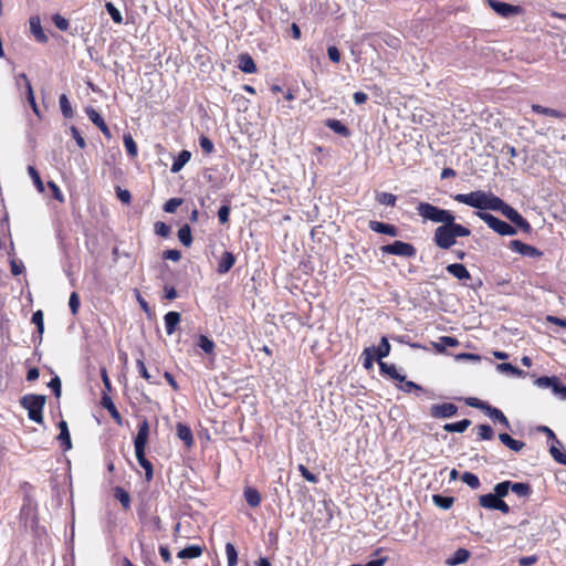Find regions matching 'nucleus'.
Returning a JSON list of instances; mask_svg holds the SVG:
<instances>
[{"mask_svg": "<svg viewBox=\"0 0 566 566\" xmlns=\"http://www.w3.org/2000/svg\"><path fill=\"white\" fill-rule=\"evenodd\" d=\"M470 234V229L455 223V219H451L434 230L433 242L438 248L448 250L457 243L458 237H469Z\"/></svg>", "mask_w": 566, "mask_h": 566, "instance_id": "obj_1", "label": "nucleus"}, {"mask_svg": "<svg viewBox=\"0 0 566 566\" xmlns=\"http://www.w3.org/2000/svg\"><path fill=\"white\" fill-rule=\"evenodd\" d=\"M453 199L460 203H464L479 210L493 211H495L500 200L499 197L483 190H476L470 193H458L453 196Z\"/></svg>", "mask_w": 566, "mask_h": 566, "instance_id": "obj_2", "label": "nucleus"}, {"mask_svg": "<svg viewBox=\"0 0 566 566\" xmlns=\"http://www.w3.org/2000/svg\"><path fill=\"white\" fill-rule=\"evenodd\" d=\"M149 436V423L145 419L138 424V431L134 440L135 455L142 468L145 470V478L150 481L154 475L153 464L145 457V447Z\"/></svg>", "mask_w": 566, "mask_h": 566, "instance_id": "obj_3", "label": "nucleus"}, {"mask_svg": "<svg viewBox=\"0 0 566 566\" xmlns=\"http://www.w3.org/2000/svg\"><path fill=\"white\" fill-rule=\"evenodd\" d=\"M416 211L423 221H432L434 223H446L451 219H455V216L450 210L441 209L429 202H419L416 207Z\"/></svg>", "mask_w": 566, "mask_h": 566, "instance_id": "obj_4", "label": "nucleus"}, {"mask_svg": "<svg viewBox=\"0 0 566 566\" xmlns=\"http://www.w3.org/2000/svg\"><path fill=\"white\" fill-rule=\"evenodd\" d=\"M46 398L43 395H25L21 398V406L28 410L29 418L36 422L43 423V408L45 405Z\"/></svg>", "mask_w": 566, "mask_h": 566, "instance_id": "obj_5", "label": "nucleus"}, {"mask_svg": "<svg viewBox=\"0 0 566 566\" xmlns=\"http://www.w3.org/2000/svg\"><path fill=\"white\" fill-rule=\"evenodd\" d=\"M495 211H500L505 218H507L512 223L518 227L523 232L530 233L532 231L530 222L526 219H524L518 213L517 210L505 203L501 198L499 200Z\"/></svg>", "mask_w": 566, "mask_h": 566, "instance_id": "obj_6", "label": "nucleus"}, {"mask_svg": "<svg viewBox=\"0 0 566 566\" xmlns=\"http://www.w3.org/2000/svg\"><path fill=\"white\" fill-rule=\"evenodd\" d=\"M476 216L484 221L489 228L500 235H515L516 229L507 222L494 217L493 214L484 211H478Z\"/></svg>", "mask_w": 566, "mask_h": 566, "instance_id": "obj_7", "label": "nucleus"}, {"mask_svg": "<svg viewBox=\"0 0 566 566\" xmlns=\"http://www.w3.org/2000/svg\"><path fill=\"white\" fill-rule=\"evenodd\" d=\"M382 253L386 254H392V255H399V256H406V258H413L417 253L416 248L407 242L403 241H395L391 244H387L381 247Z\"/></svg>", "mask_w": 566, "mask_h": 566, "instance_id": "obj_8", "label": "nucleus"}, {"mask_svg": "<svg viewBox=\"0 0 566 566\" xmlns=\"http://www.w3.org/2000/svg\"><path fill=\"white\" fill-rule=\"evenodd\" d=\"M458 407L454 403L446 402L441 405H432L430 407V416L436 419L452 418L457 415Z\"/></svg>", "mask_w": 566, "mask_h": 566, "instance_id": "obj_9", "label": "nucleus"}, {"mask_svg": "<svg viewBox=\"0 0 566 566\" xmlns=\"http://www.w3.org/2000/svg\"><path fill=\"white\" fill-rule=\"evenodd\" d=\"M489 4L497 14H500L503 18L516 15L522 11L521 7L518 6H513L496 0H489Z\"/></svg>", "mask_w": 566, "mask_h": 566, "instance_id": "obj_10", "label": "nucleus"}, {"mask_svg": "<svg viewBox=\"0 0 566 566\" xmlns=\"http://www.w3.org/2000/svg\"><path fill=\"white\" fill-rule=\"evenodd\" d=\"M510 249L514 252H517L522 255L530 258H541L543 252L536 249L533 245L526 244L520 240H513L510 242Z\"/></svg>", "mask_w": 566, "mask_h": 566, "instance_id": "obj_11", "label": "nucleus"}, {"mask_svg": "<svg viewBox=\"0 0 566 566\" xmlns=\"http://www.w3.org/2000/svg\"><path fill=\"white\" fill-rule=\"evenodd\" d=\"M238 69L247 74H254L258 72L254 60L248 53H241L238 56Z\"/></svg>", "mask_w": 566, "mask_h": 566, "instance_id": "obj_12", "label": "nucleus"}, {"mask_svg": "<svg viewBox=\"0 0 566 566\" xmlns=\"http://www.w3.org/2000/svg\"><path fill=\"white\" fill-rule=\"evenodd\" d=\"M30 31L32 35L35 38V40L40 43H46L48 36L43 32V29L41 27V20L38 15L30 18Z\"/></svg>", "mask_w": 566, "mask_h": 566, "instance_id": "obj_13", "label": "nucleus"}, {"mask_svg": "<svg viewBox=\"0 0 566 566\" xmlns=\"http://www.w3.org/2000/svg\"><path fill=\"white\" fill-rule=\"evenodd\" d=\"M235 263V256L230 251H224L218 263L217 272L219 274L228 273Z\"/></svg>", "mask_w": 566, "mask_h": 566, "instance_id": "obj_14", "label": "nucleus"}, {"mask_svg": "<svg viewBox=\"0 0 566 566\" xmlns=\"http://www.w3.org/2000/svg\"><path fill=\"white\" fill-rule=\"evenodd\" d=\"M446 270L448 271V273H450L451 275H453L455 279L460 280V281H467V280H470L471 279V274L470 272L468 271V269L461 264V263H452V264H449Z\"/></svg>", "mask_w": 566, "mask_h": 566, "instance_id": "obj_15", "label": "nucleus"}, {"mask_svg": "<svg viewBox=\"0 0 566 566\" xmlns=\"http://www.w3.org/2000/svg\"><path fill=\"white\" fill-rule=\"evenodd\" d=\"M369 228L377 233H382L390 237L398 235V229L394 224L384 223L379 221H370Z\"/></svg>", "mask_w": 566, "mask_h": 566, "instance_id": "obj_16", "label": "nucleus"}, {"mask_svg": "<svg viewBox=\"0 0 566 566\" xmlns=\"http://www.w3.org/2000/svg\"><path fill=\"white\" fill-rule=\"evenodd\" d=\"M164 319L167 334L172 335L181 321V316L178 312L171 311L165 315Z\"/></svg>", "mask_w": 566, "mask_h": 566, "instance_id": "obj_17", "label": "nucleus"}, {"mask_svg": "<svg viewBox=\"0 0 566 566\" xmlns=\"http://www.w3.org/2000/svg\"><path fill=\"white\" fill-rule=\"evenodd\" d=\"M102 406L111 413L112 418L118 423L122 424V416L118 412L117 408L115 407L112 398L108 396V394L103 392L102 396Z\"/></svg>", "mask_w": 566, "mask_h": 566, "instance_id": "obj_18", "label": "nucleus"}, {"mask_svg": "<svg viewBox=\"0 0 566 566\" xmlns=\"http://www.w3.org/2000/svg\"><path fill=\"white\" fill-rule=\"evenodd\" d=\"M177 437L185 443L186 447L190 448L193 444V436L191 429L181 422L177 423L176 427Z\"/></svg>", "mask_w": 566, "mask_h": 566, "instance_id": "obj_19", "label": "nucleus"}, {"mask_svg": "<svg viewBox=\"0 0 566 566\" xmlns=\"http://www.w3.org/2000/svg\"><path fill=\"white\" fill-rule=\"evenodd\" d=\"M499 439L505 447L515 452H520L525 447V443L523 441L515 440L509 433L505 432L500 433Z\"/></svg>", "mask_w": 566, "mask_h": 566, "instance_id": "obj_20", "label": "nucleus"}, {"mask_svg": "<svg viewBox=\"0 0 566 566\" xmlns=\"http://www.w3.org/2000/svg\"><path fill=\"white\" fill-rule=\"evenodd\" d=\"M379 369L382 375H386L391 379L398 380L399 382L405 381V376L397 371L395 365H389L387 363L379 361Z\"/></svg>", "mask_w": 566, "mask_h": 566, "instance_id": "obj_21", "label": "nucleus"}, {"mask_svg": "<svg viewBox=\"0 0 566 566\" xmlns=\"http://www.w3.org/2000/svg\"><path fill=\"white\" fill-rule=\"evenodd\" d=\"M243 495H244V499H245L247 503L249 504V506L258 507L260 505L261 494L256 489H254L252 486H247L244 489Z\"/></svg>", "mask_w": 566, "mask_h": 566, "instance_id": "obj_22", "label": "nucleus"}, {"mask_svg": "<svg viewBox=\"0 0 566 566\" xmlns=\"http://www.w3.org/2000/svg\"><path fill=\"white\" fill-rule=\"evenodd\" d=\"M511 491L516 494L518 497H530L532 494V488L528 483L525 482H512L511 481Z\"/></svg>", "mask_w": 566, "mask_h": 566, "instance_id": "obj_23", "label": "nucleus"}, {"mask_svg": "<svg viewBox=\"0 0 566 566\" xmlns=\"http://www.w3.org/2000/svg\"><path fill=\"white\" fill-rule=\"evenodd\" d=\"M60 434L57 439L61 441L64 450H70L72 448L70 431L66 421L62 420L59 422Z\"/></svg>", "mask_w": 566, "mask_h": 566, "instance_id": "obj_24", "label": "nucleus"}, {"mask_svg": "<svg viewBox=\"0 0 566 566\" xmlns=\"http://www.w3.org/2000/svg\"><path fill=\"white\" fill-rule=\"evenodd\" d=\"M470 557V552L465 548H458L454 554L447 559V564L450 566H457L465 563Z\"/></svg>", "mask_w": 566, "mask_h": 566, "instance_id": "obj_25", "label": "nucleus"}, {"mask_svg": "<svg viewBox=\"0 0 566 566\" xmlns=\"http://www.w3.org/2000/svg\"><path fill=\"white\" fill-rule=\"evenodd\" d=\"M21 78L24 80L25 82V88H27V98H28V102L30 103L31 107H32V111L34 112V114L38 116V117H41V114H40V109L36 105V102H35V98H34V94H33V88H32V85L30 83V81L28 80L27 75L24 73H22L20 75Z\"/></svg>", "mask_w": 566, "mask_h": 566, "instance_id": "obj_26", "label": "nucleus"}, {"mask_svg": "<svg viewBox=\"0 0 566 566\" xmlns=\"http://www.w3.org/2000/svg\"><path fill=\"white\" fill-rule=\"evenodd\" d=\"M202 554V547L199 545H190L185 547L184 549L179 551L177 556L178 558L185 559V558H197L201 556Z\"/></svg>", "mask_w": 566, "mask_h": 566, "instance_id": "obj_27", "label": "nucleus"}, {"mask_svg": "<svg viewBox=\"0 0 566 566\" xmlns=\"http://www.w3.org/2000/svg\"><path fill=\"white\" fill-rule=\"evenodd\" d=\"M500 500L494 493H488L479 497V504L484 509L496 510Z\"/></svg>", "mask_w": 566, "mask_h": 566, "instance_id": "obj_28", "label": "nucleus"}, {"mask_svg": "<svg viewBox=\"0 0 566 566\" xmlns=\"http://www.w3.org/2000/svg\"><path fill=\"white\" fill-rule=\"evenodd\" d=\"M325 125L340 136L347 137L350 134L349 129L338 119H327Z\"/></svg>", "mask_w": 566, "mask_h": 566, "instance_id": "obj_29", "label": "nucleus"}, {"mask_svg": "<svg viewBox=\"0 0 566 566\" xmlns=\"http://www.w3.org/2000/svg\"><path fill=\"white\" fill-rule=\"evenodd\" d=\"M191 154L188 150H181L178 155V157L175 159V161L171 165V171L178 172L180 171L185 165L190 160Z\"/></svg>", "mask_w": 566, "mask_h": 566, "instance_id": "obj_30", "label": "nucleus"}, {"mask_svg": "<svg viewBox=\"0 0 566 566\" xmlns=\"http://www.w3.org/2000/svg\"><path fill=\"white\" fill-rule=\"evenodd\" d=\"M471 426V420L469 419H463L461 421H458V422H452V423H446L443 426V430L447 431V432H459V433H462L464 432L469 427Z\"/></svg>", "mask_w": 566, "mask_h": 566, "instance_id": "obj_31", "label": "nucleus"}, {"mask_svg": "<svg viewBox=\"0 0 566 566\" xmlns=\"http://www.w3.org/2000/svg\"><path fill=\"white\" fill-rule=\"evenodd\" d=\"M532 109L535 113L543 114V115H546V116H552V117H555V118H564V117H566V115L564 113H562L560 111H557V109H554V108H549V107H544V106L538 105V104H533L532 105Z\"/></svg>", "mask_w": 566, "mask_h": 566, "instance_id": "obj_32", "label": "nucleus"}, {"mask_svg": "<svg viewBox=\"0 0 566 566\" xmlns=\"http://www.w3.org/2000/svg\"><path fill=\"white\" fill-rule=\"evenodd\" d=\"M390 353V344L387 337H381L379 346L375 347V355L378 359V363L381 361L384 357H387Z\"/></svg>", "mask_w": 566, "mask_h": 566, "instance_id": "obj_33", "label": "nucleus"}, {"mask_svg": "<svg viewBox=\"0 0 566 566\" xmlns=\"http://www.w3.org/2000/svg\"><path fill=\"white\" fill-rule=\"evenodd\" d=\"M43 312L41 310H38L32 315V323L36 326L38 335H39V343L42 342V335L44 333V322H43Z\"/></svg>", "mask_w": 566, "mask_h": 566, "instance_id": "obj_34", "label": "nucleus"}, {"mask_svg": "<svg viewBox=\"0 0 566 566\" xmlns=\"http://www.w3.org/2000/svg\"><path fill=\"white\" fill-rule=\"evenodd\" d=\"M114 496L116 500H118L120 502V504L123 505V507L125 510H128L129 506H130V496H129V493L126 492L123 488H115L114 490Z\"/></svg>", "mask_w": 566, "mask_h": 566, "instance_id": "obj_35", "label": "nucleus"}, {"mask_svg": "<svg viewBox=\"0 0 566 566\" xmlns=\"http://www.w3.org/2000/svg\"><path fill=\"white\" fill-rule=\"evenodd\" d=\"M61 112L65 118H72L74 116L71 103L65 94H62L59 98Z\"/></svg>", "mask_w": 566, "mask_h": 566, "instance_id": "obj_36", "label": "nucleus"}, {"mask_svg": "<svg viewBox=\"0 0 566 566\" xmlns=\"http://www.w3.org/2000/svg\"><path fill=\"white\" fill-rule=\"evenodd\" d=\"M178 238L184 245L190 247V244L192 243V234H191V229L188 224H184L179 229Z\"/></svg>", "mask_w": 566, "mask_h": 566, "instance_id": "obj_37", "label": "nucleus"}, {"mask_svg": "<svg viewBox=\"0 0 566 566\" xmlns=\"http://www.w3.org/2000/svg\"><path fill=\"white\" fill-rule=\"evenodd\" d=\"M361 357H363V366L364 368L366 369H371L373 366H374V358L376 357L375 355V347H367L364 349L363 354H361Z\"/></svg>", "mask_w": 566, "mask_h": 566, "instance_id": "obj_38", "label": "nucleus"}, {"mask_svg": "<svg viewBox=\"0 0 566 566\" xmlns=\"http://www.w3.org/2000/svg\"><path fill=\"white\" fill-rule=\"evenodd\" d=\"M433 503L443 510H449L454 502V499L452 496H442V495H433L432 497Z\"/></svg>", "mask_w": 566, "mask_h": 566, "instance_id": "obj_39", "label": "nucleus"}, {"mask_svg": "<svg viewBox=\"0 0 566 566\" xmlns=\"http://www.w3.org/2000/svg\"><path fill=\"white\" fill-rule=\"evenodd\" d=\"M28 172H29V176L31 177L35 188L38 189V191L39 192H43L44 191V185H43V181H42L38 170L33 166H29L28 167Z\"/></svg>", "mask_w": 566, "mask_h": 566, "instance_id": "obj_40", "label": "nucleus"}, {"mask_svg": "<svg viewBox=\"0 0 566 566\" xmlns=\"http://www.w3.org/2000/svg\"><path fill=\"white\" fill-rule=\"evenodd\" d=\"M511 481H503V482H500L497 483L495 486H494V494L499 497V499H503L505 497L509 492L511 491Z\"/></svg>", "mask_w": 566, "mask_h": 566, "instance_id": "obj_41", "label": "nucleus"}, {"mask_svg": "<svg viewBox=\"0 0 566 566\" xmlns=\"http://www.w3.org/2000/svg\"><path fill=\"white\" fill-rule=\"evenodd\" d=\"M497 370L501 373H509L512 376L520 377L523 375V370L518 369L517 367L513 366L510 363H502L496 366Z\"/></svg>", "mask_w": 566, "mask_h": 566, "instance_id": "obj_42", "label": "nucleus"}, {"mask_svg": "<svg viewBox=\"0 0 566 566\" xmlns=\"http://www.w3.org/2000/svg\"><path fill=\"white\" fill-rule=\"evenodd\" d=\"M226 554L228 559V566H235L238 563V553L233 544H226Z\"/></svg>", "mask_w": 566, "mask_h": 566, "instance_id": "obj_43", "label": "nucleus"}, {"mask_svg": "<svg viewBox=\"0 0 566 566\" xmlns=\"http://www.w3.org/2000/svg\"><path fill=\"white\" fill-rule=\"evenodd\" d=\"M461 480L469 485L472 490H476L480 486V480L479 478L471 473V472H464L461 476Z\"/></svg>", "mask_w": 566, "mask_h": 566, "instance_id": "obj_44", "label": "nucleus"}, {"mask_svg": "<svg viewBox=\"0 0 566 566\" xmlns=\"http://www.w3.org/2000/svg\"><path fill=\"white\" fill-rule=\"evenodd\" d=\"M560 448L562 447L551 446L549 453L557 463L566 465V453L562 452Z\"/></svg>", "mask_w": 566, "mask_h": 566, "instance_id": "obj_45", "label": "nucleus"}, {"mask_svg": "<svg viewBox=\"0 0 566 566\" xmlns=\"http://www.w3.org/2000/svg\"><path fill=\"white\" fill-rule=\"evenodd\" d=\"M476 430L481 440H491L494 436L493 429L489 424H479Z\"/></svg>", "mask_w": 566, "mask_h": 566, "instance_id": "obj_46", "label": "nucleus"}, {"mask_svg": "<svg viewBox=\"0 0 566 566\" xmlns=\"http://www.w3.org/2000/svg\"><path fill=\"white\" fill-rule=\"evenodd\" d=\"M124 145L129 156L135 157L137 155V145L130 134L124 135Z\"/></svg>", "mask_w": 566, "mask_h": 566, "instance_id": "obj_47", "label": "nucleus"}, {"mask_svg": "<svg viewBox=\"0 0 566 566\" xmlns=\"http://www.w3.org/2000/svg\"><path fill=\"white\" fill-rule=\"evenodd\" d=\"M86 114L94 125H96L97 127L104 126L105 120L96 109H94L93 107H87Z\"/></svg>", "mask_w": 566, "mask_h": 566, "instance_id": "obj_48", "label": "nucleus"}, {"mask_svg": "<svg viewBox=\"0 0 566 566\" xmlns=\"http://www.w3.org/2000/svg\"><path fill=\"white\" fill-rule=\"evenodd\" d=\"M396 199V196L389 192H380L377 195L378 202L388 207H394Z\"/></svg>", "mask_w": 566, "mask_h": 566, "instance_id": "obj_49", "label": "nucleus"}, {"mask_svg": "<svg viewBox=\"0 0 566 566\" xmlns=\"http://www.w3.org/2000/svg\"><path fill=\"white\" fill-rule=\"evenodd\" d=\"M105 8L115 23L123 22L120 11L112 2H106Z\"/></svg>", "mask_w": 566, "mask_h": 566, "instance_id": "obj_50", "label": "nucleus"}, {"mask_svg": "<svg viewBox=\"0 0 566 566\" xmlns=\"http://www.w3.org/2000/svg\"><path fill=\"white\" fill-rule=\"evenodd\" d=\"M459 345V340L455 337L451 336H442L440 337V343L436 345L438 350H443L446 346L455 347Z\"/></svg>", "mask_w": 566, "mask_h": 566, "instance_id": "obj_51", "label": "nucleus"}, {"mask_svg": "<svg viewBox=\"0 0 566 566\" xmlns=\"http://www.w3.org/2000/svg\"><path fill=\"white\" fill-rule=\"evenodd\" d=\"M198 346L207 354H210L212 353L213 348H214V343L208 338L207 336L205 335H201L199 337V342H198Z\"/></svg>", "mask_w": 566, "mask_h": 566, "instance_id": "obj_52", "label": "nucleus"}, {"mask_svg": "<svg viewBox=\"0 0 566 566\" xmlns=\"http://www.w3.org/2000/svg\"><path fill=\"white\" fill-rule=\"evenodd\" d=\"M155 233L159 237L167 238L170 234V227L163 221L155 223Z\"/></svg>", "mask_w": 566, "mask_h": 566, "instance_id": "obj_53", "label": "nucleus"}, {"mask_svg": "<svg viewBox=\"0 0 566 566\" xmlns=\"http://www.w3.org/2000/svg\"><path fill=\"white\" fill-rule=\"evenodd\" d=\"M465 403L470 407H473V408H476V409H480L482 411H485L486 407L489 406L488 402L483 401V400H480L475 397H469L465 399Z\"/></svg>", "mask_w": 566, "mask_h": 566, "instance_id": "obj_54", "label": "nucleus"}, {"mask_svg": "<svg viewBox=\"0 0 566 566\" xmlns=\"http://www.w3.org/2000/svg\"><path fill=\"white\" fill-rule=\"evenodd\" d=\"M552 390L555 395L559 396L562 399L566 400V385H564L558 378H556Z\"/></svg>", "mask_w": 566, "mask_h": 566, "instance_id": "obj_55", "label": "nucleus"}, {"mask_svg": "<svg viewBox=\"0 0 566 566\" xmlns=\"http://www.w3.org/2000/svg\"><path fill=\"white\" fill-rule=\"evenodd\" d=\"M199 145L201 147V149L206 153V154H211L213 150H214V146H213V143L211 142L210 138H208L207 136H201L200 139H199Z\"/></svg>", "mask_w": 566, "mask_h": 566, "instance_id": "obj_56", "label": "nucleus"}, {"mask_svg": "<svg viewBox=\"0 0 566 566\" xmlns=\"http://www.w3.org/2000/svg\"><path fill=\"white\" fill-rule=\"evenodd\" d=\"M181 203H182L181 199L171 198L165 203L164 210L168 213H174Z\"/></svg>", "mask_w": 566, "mask_h": 566, "instance_id": "obj_57", "label": "nucleus"}, {"mask_svg": "<svg viewBox=\"0 0 566 566\" xmlns=\"http://www.w3.org/2000/svg\"><path fill=\"white\" fill-rule=\"evenodd\" d=\"M298 471L306 481L312 483H316L318 481L317 476L314 473H312L305 465L300 464Z\"/></svg>", "mask_w": 566, "mask_h": 566, "instance_id": "obj_58", "label": "nucleus"}, {"mask_svg": "<svg viewBox=\"0 0 566 566\" xmlns=\"http://www.w3.org/2000/svg\"><path fill=\"white\" fill-rule=\"evenodd\" d=\"M557 377H547V376H543V377H539L536 379L535 384L538 386V387H542V388H551L553 387L555 380H556Z\"/></svg>", "mask_w": 566, "mask_h": 566, "instance_id": "obj_59", "label": "nucleus"}, {"mask_svg": "<svg viewBox=\"0 0 566 566\" xmlns=\"http://www.w3.org/2000/svg\"><path fill=\"white\" fill-rule=\"evenodd\" d=\"M52 19H53V22H54L55 27H56L59 30H61V31H66V30L69 29L70 23H69V21H67L65 18H63L62 15H60V14H54Z\"/></svg>", "mask_w": 566, "mask_h": 566, "instance_id": "obj_60", "label": "nucleus"}, {"mask_svg": "<svg viewBox=\"0 0 566 566\" xmlns=\"http://www.w3.org/2000/svg\"><path fill=\"white\" fill-rule=\"evenodd\" d=\"M69 306H70L72 314H74V315L77 314L78 308H80V297H78L77 293L73 292L70 295Z\"/></svg>", "mask_w": 566, "mask_h": 566, "instance_id": "obj_61", "label": "nucleus"}, {"mask_svg": "<svg viewBox=\"0 0 566 566\" xmlns=\"http://www.w3.org/2000/svg\"><path fill=\"white\" fill-rule=\"evenodd\" d=\"M71 134H72L73 138L75 139L77 146L81 149H84L86 147V142L82 137V135L80 134L78 129L75 126H71Z\"/></svg>", "mask_w": 566, "mask_h": 566, "instance_id": "obj_62", "label": "nucleus"}, {"mask_svg": "<svg viewBox=\"0 0 566 566\" xmlns=\"http://www.w3.org/2000/svg\"><path fill=\"white\" fill-rule=\"evenodd\" d=\"M483 412L494 421H497L503 416V412L500 409L492 407L491 405H489Z\"/></svg>", "mask_w": 566, "mask_h": 566, "instance_id": "obj_63", "label": "nucleus"}, {"mask_svg": "<svg viewBox=\"0 0 566 566\" xmlns=\"http://www.w3.org/2000/svg\"><path fill=\"white\" fill-rule=\"evenodd\" d=\"M230 216V207L228 205H224L220 207L218 211V218L220 223L226 224L229 221Z\"/></svg>", "mask_w": 566, "mask_h": 566, "instance_id": "obj_64", "label": "nucleus"}]
</instances>
